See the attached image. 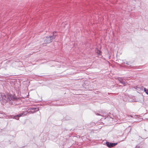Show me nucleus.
I'll use <instances>...</instances> for the list:
<instances>
[{
  "mask_svg": "<svg viewBox=\"0 0 148 148\" xmlns=\"http://www.w3.org/2000/svg\"><path fill=\"white\" fill-rule=\"evenodd\" d=\"M23 115V114H18V115H16V116H15V117L16 118L17 117H20L21 116H22V115Z\"/></svg>",
  "mask_w": 148,
  "mask_h": 148,
  "instance_id": "obj_5",
  "label": "nucleus"
},
{
  "mask_svg": "<svg viewBox=\"0 0 148 148\" xmlns=\"http://www.w3.org/2000/svg\"><path fill=\"white\" fill-rule=\"evenodd\" d=\"M106 145L109 148H111L115 146L117 144V143H111L109 142L106 143Z\"/></svg>",
  "mask_w": 148,
  "mask_h": 148,
  "instance_id": "obj_2",
  "label": "nucleus"
},
{
  "mask_svg": "<svg viewBox=\"0 0 148 148\" xmlns=\"http://www.w3.org/2000/svg\"><path fill=\"white\" fill-rule=\"evenodd\" d=\"M119 81L120 83L124 85H125V83L124 81L122 79V78H120L119 79Z\"/></svg>",
  "mask_w": 148,
  "mask_h": 148,
  "instance_id": "obj_3",
  "label": "nucleus"
},
{
  "mask_svg": "<svg viewBox=\"0 0 148 148\" xmlns=\"http://www.w3.org/2000/svg\"><path fill=\"white\" fill-rule=\"evenodd\" d=\"M53 39V36H50L47 37L45 40V43H49L51 42Z\"/></svg>",
  "mask_w": 148,
  "mask_h": 148,
  "instance_id": "obj_1",
  "label": "nucleus"
},
{
  "mask_svg": "<svg viewBox=\"0 0 148 148\" xmlns=\"http://www.w3.org/2000/svg\"><path fill=\"white\" fill-rule=\"evenodd\" d=\"M101 52L100 51L98 50H97V53L98 56H99L101 55Z\"/></svg>",
  "mask_w": 148,
  "mask_h": 148,
  "instance_id": "obj_4",
  "label": "nucleus"
},
{
  "mask_svg": "<svg viewBox=\"0 0 148 148\" xmlns=\"http://www.w3.org/2000/svg\"><path fill=\"white\" fill-rule=\"evenodd\" d=\"M144 90L145 92L148 95V90L146 89L145 88H144Z\"/></svg>",
  "mask_w": 148,
  "mask_h": 148,
  "instance_id": "obj_6",
  "label": "nucleus"
}]
</instances>
